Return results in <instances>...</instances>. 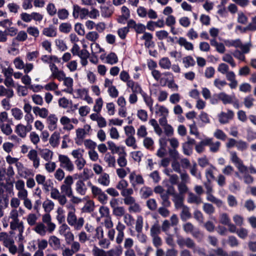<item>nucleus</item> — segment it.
I'll list each match as a JSON object with an SVG mask.
<instances>
[{"label": "nucleus", "instance_id": "1", "mask_svg": "<svg viewBox=\"0 0 256 256\" xmlns=\"http://www.w3.org/2000/svg\"><path fill=\"white\" fill-rule=\"evenodd\" d=\"M66 220L68 224L76 230H81L84 223L83 218L80 217L77 218L76 212H68L67 215Z\"/></svg>", "mask_w": 256, "mask_h": 256}, {"label": "nucleus", "instance_id": "62", "mask_svg": "<svg viewBox=\"0 0 256 256\" xmlns=\"http://www.w3.org/2000/svg\"><path fill=\"white\" fill-rule=\"evenodd\" d=\"M72 29V25L68 22L62 23L59 26L60 31L63 33L68 34L71 31Z\"/></svg>", "mask_w": 256, "mask_h": 256}, {"label": "nucleus", "instance_id": "5", "mask_svg": "<svg viewBox=\"0 0 256 256\" xmlns=\"http://www.w3.org/2000/svg\"><path fill=\"white\" fill-rule=\"evenodd\" d=\"M58 159L61 168L70 172H72L74 170V164L67 156L59 154Z\"/></svg>", "mask_w": 256, "mask_h": 256}, {"label": "nucleus", "instance_id": "31", "mask_svg": "<svg viewBox=\"0 0 256 256\" xmlns=\"http://www.w3.org/2000/svg\"><path fill=\"white\" fill-rule=\"evenodd\" d=\"M14 95L12 89L6 88L3 86H0V96H6L8 98H12Z\"/></svg>", "mask_w": 256, "mask_h": 256}, {"label": "nucleus", "instance_id": "55", "mask_svg": "<svg viewBox=\"0 0 256 256\" xmlns=\"http://www.w3.org/2000/svg\"><path fill=\"white\" fill-rule=\"evenodd\" d=\"M92 54V56H95L96 54L100 53L101 52H104L103 48H102L100 46L96 43L94 42L90 45Z\"/></svg>", "mask_w": 256, "mask_h": 256}, {"label": "nucleus", "instance_id": "3", "mask_svg": "<svg viewBox=\"0 0 256 256\" xmlns=\"http://www.w3.org/2000/svg\"><path fill=\"white\" fill-rule=\"evenodd\" d=\"M230 159L240 172H246L248 167L244 164L243 161L238 156L236 152H230Z\"/></svg>", "mask_w": 256, "mask_h": 256}, {"label": "nucleus", "instance_id": "54", "mask_svg": "<svg viewBox=\"0 0 256 256\" xmlns=\"http://www.w3.org/2000/svg\"><path fill=\"white\" fill-rule=\"evenodd\" d=\"M84 150L79 148L78 149L74 150L72 152L71 154L75 160H77L84 158Z\"/></svg>", "mask_w": 256, "mask_h": 256}, {"label": "nucleus", "instance_id": "19", "mask_svg": "<svg viewBox=\"0 0 256 256\" xmlns=\"http://www.w3.org/2000/svg\"><path fill=\"white\" fill-rule=\"evenodd\" d=\"M58 118L54 114H50L47 118L46 121L48 129L54 130L57 127Z\"/></svg>", "mask_w": 256, "mask_h": 256}, {"label": "nucleus", "instance_id": "2", "mask_svg": "<svg viewBox=\"0 0 256 256\" xmlns=\"http://www.w3.org/2000/svg\"><path fill=\"white\" fill-rule=\"evenodd\" d=\"M74 182L72 176L69 175L66 177L64 183L60 186V190L62 195L65 196H72L73 193L72 186Z\"/></svg>", "mask_w": 256, "mask_h": 256}, {"label": "nucleus", "instance_id": "38", "mask_svg": "<svg viewBox=\"0 0 256 256\" xmlns=\"http://www.w3.org/2000/svg\"><path fill=\"white\" fill-rule=\"evenodd\" d=\"M83 169V172L79 175L80 178L85 181L93 177L94 174L90 169L84 168Z\"/></svg>", "mask_w": 256, "mask_h": 256}, {"label": "nucleus", "instance_id": "15", "mask_svg": "<svg viewBox=\"0 0 256 256\" xmlns=\"http://www.w3.org/2000/svg\"><path fill=\"white\" fill-rule=\"evenodd\" d=\"M151 74L156 80L159 81L160 83H162L163 80V78H162V76L167 77H172V74L170 72H164L163 73H161L160 71L156 69L151 71Z\"/></svg>", "mask_w": 256, "mask_h": 256}, {"label": "nucleus", "instance_id": "24", "mask_svg": "<svg viewBox=\"0 0 256 256\" xmlns=\"http://www.w3.org/2000/svg\"><path fill=\"white\" fill-rule=\"evenodd\" d=\"M154 94L157 96V99L159 102L166 100L168 96V93L161 88H156L154 90Z\"/></svg>", "mask_w": 256, "mask_h": 256}, {"label": "nucleus", "instance_id": "59", "mask_svg": "<svg viewBox=\"0 0 256 256\" xmlns=\"http://www.w3.org/2000/svg\"><path fill=\"white\" fill-rule=\"evenodd\" d=\"M209 139L210 140V142L208 146H210V151L212 152H218L220 146V142L218 141L213 142L212 138H209Z\"/></svg>", "mask_w": 256, "mask_h": 256}, {"label": "nucleus", "instance_id": "37", "mask_svg": "<svg viewBox=\"0 0 256 256\" xmlns=\"http://www.w3.org/2000/svg\"><path fill=\"white\" fill-rule=\"evenodd\" d=\"M60 134L58 132H54L50 136L49 142L54 148L56 147L59 144Z\"/></svg>", "mask_w": 256, "mask_h": 256}, {"label": "nucleus", "instance_id": "22", "mask_svg": "<svg viewBox=\"0 0 256 256\" xmlns=\"http://www.w3.org/2000/svg\"><path fill=\"white\" fill-rule=\"evenodd\" d=\"M10 228L12 230H17L18 232H24V226L22 222L20 220H12L10 222Z\"/></svg>", "mask_w": 256, "mask_h": 256}, {"label": "nucleus", "instance_id": "14", "mask_svg": "<svg viewBox=\"0 0 256 256\" xmlns=\"http://www.w3.org/2000/svg\"><path fill=\"white\" fill-rule=\"evenodd\" d=\"M75 190L76 192L81 196L86 194L87 188L84 183V180L80 178L75 183Z\"/></svg>", "mask_w": 256, "mask_h": 256}, {"label": "nucleus", "instance_id": "50", "mask_svg": "<svg viewBox=\"0 0 256 256\" xmlns=\"http://www.w3.org/2000/svg\"><path fill=\"white\" fill-rule=\"evenodd\" d=\"M216 170V168L210 165L209 168L206 170V177L208 181L212 182V180L214 179V171Z\"/></svg>", "mask_w": 256, "mask_h": 256}, {"label": "nucleus", "instance_id": "48", "mask_svg": "<svg viewBox=\"0 0 256 256\" xmlns=\"http://www.w3.org/2000/svg\"><path fill=\"white\" fill-rule=\"evenodd\" d=\"M140 193L142 198H146L153 194V191L149 187L144 186L140 189Z\"/></svg>", "mask_w": 256, "mask_h": 256}, {"label": "nucleus", "instance_id": "7", "mask_svg": "<svg viewBox=\"0 0 256 256\" xmlns=\"http://www.w3.org/2000/svg\"><path fill=\"white\" fill-rule=\"evenodd\" d=\"M182 228L186 234H190L195 238H198L201 235L200 232L198 229L195 228L194 225L190 222L184 224Z\"/></svg>", "mask_w": 256, "mask_h": 256}, {"label": "nucleus", "instance_id": "9", "mask_svg": "<svg viewBox=\"0 0 256 256\" xmlns=\"http://www.w3.org/2000/svg\"><path fill=\"white\" fill-rule=\"evenodd\" d=\"M50 197L54 200H58V203L62 206H64L68 201L66 197L61 194L58 190L54 188L50 190Z\"/></svg>", "mask_w": 256, "mask_h": 256}, {"label": "nucleus", "instance_id": "6", "mask_svg": "<svg viewBox=\"0 0 256 256\" xmlns=\"http://www.w3.org/2000/svg\"><path fill=\"white\" fill-rule=\"evenodd\" d=\"M88 9L82 8L77 4L73 6L72 16L74 18L87 19Z\"/></svg>", "mask_w": 256, "mask_h": 256}, {"label": "nucleus", "instance_id": "61", "mask_svg": "<svg viewBox=\"0 0 256 256\" xmlns=\"http://www.w3.org/2000/svg\"><path fill=\"white\" fill-rule=\"evenodd\" d=\"M125 142L128 146L132 147L134 150L138 148L136 140L134 136H128L126 139Z\"/></svg>", "mask_w": 256, "mask_h": 256}, {"label": "nucleus", "instance_id": "39", "mask_svg": "<svg viewBox=\"0 0 256 256\" xmlns=\"http://www.w3.org/2000/svg\"><path fill=\"white\" fill-rule=\"evenodd\" d=\"M156 113L160 116H168V110L164 106H160L158 104H156L155 106Z\"/></svg>", "mask_w": 256, "mask_h": 256}, {"label": "nucleus", "instance_id": "17", "mask_svg": "<svg viewBox=\"0 0 256 256\" xmlns=\"http://www.w3.org/2000/svg\"><path fill=\"white\" fill-rule=\"evenodd\" d=\"M153 36L152 34L146 32H144L140 39L144 40V46L146 48L153 47L154 45V42L152 41Z\"/></svg>", "mask_w": 256, "mask_h": 256}, {"label": "nucleus", "instance_id": "64", "mask_svg": "<svg viewBox=\"0 0 256 256\" xmlns=\"http://www.w3.org/2000/svg\"><path fill=\"white\" fill-rule=\"evenodd\" d=\"M247 30H256V16L252 18V22L250 23L244 30L243 32Z\"/></svg>", "mask_w": 256, "mask_h": 256}, {"label": "nucleus", "instance_id": "49", "mask_svg": "<svg viewBox=\"0 0 256 256\" xmlns=\"http://www.w3.org/2000/svg\"><path fill=\"white\" fill-rule=\"evenodd\" d=\"M160 226L158 222H155L151 227L150 236L151 237L158 236L160 233Z\"/></svg>", "mask_w": 256, "mask_h": 256}, {"label": "nucleus", "instance_id": "29", "mask_svg": "<svg viewBox=\"0 0 256 256\" xmlns=\"http://www.w3.org/2000/svg\"><path fill=\"white\" fill-rule=\"evenodd\" d=\"M42 34L48 37H55L57 34L56 28L50 25L48 27L44 28Z\"/></svg>", "mask_w": 256, "mask_h": 256}, {"label": "nucleus", "instance_id": "35", "mask_svg": "<svg viewBox=\"0 0 256 256\" xmlns=\"http://www.w3.org/2000/svg\"><path fill=\"white\" fill-rule=\"evenodd\" d=\"M210 142L209 138H206L196 145L195 149L198 153H202L204 150V146H208Z\"/></svg>", "mask_w": 256, "mask_h": 256}, {"label": "nucleus", "instance_id": "57", "mask_svg": "<svg viewBox=\"0 0 256 256\" xmlns=\"http://www.w3.org/2000/svg\"><path fill=\"white\" fill-rule=\"evenodd\" d=\"M170 78V80H168V78L166 79V82H167V86L168 87L171 89L172 91H177L178 89V86L177 84H176L174 80V75L172 74V77H168Z\"/></svg>", "mask_w": 256, "mask_h": 256}, {"label": "nucleus", "instance_id": "20", "mask_svg": "<svg viewBox=\"0 0 256 256\" xmlns=\"http://www.w3.org/2000/svg\"><path fill=\"white\" fill-rule=\"evenodd\" d=\"M32 230L36 234L40 236H44L46 235L47 230V226L42 222H38L32 228Z\"/></svg>", "mask_w": 256, "mask_h": 256}, {"label": "nucleus", "instance_id": "58", "mask_svg": "<svg viewBox=\"0 0 256 256\" xmlns=\"http://www.w3.org/2000/svg\"><path fill=\"white\" fill-rule=\"evenodd\" d=\"M38 216L35 214L30 213L26 218V222L30 226H34L36 224Z\"/></svg>", "mask_w": 256, "mask_h": 256}, {"label": "nucleus", "instance_id": "26", "mask_svg": "<svg viewBox=\"0 0 256 256\" xmlns=\"http://www.w3.org/2000/svg\"><path fill=\"white\" fill-rule=\"evenodd\" d=\"M184 196L180 194H174L172 197V201L174 204L175 208L176 209L180 208L184 206Z\"/></svg>", "mask_w": 256, "mask_h": 256}, {"label": "nucleus", "instance_id": "16", "mask_svg": "<svg viewBox=\"0 0 256 256\" xmlns=\"http://www.w3.org/2000/svg\"><path fill=\"white\" fill-rule=\"evenodd\" d=\"M234 116V113L231 110H228L227 112H222L218 114L219 122L222 124H226L230 120L233 118Z\"/></svg>", "mask_w": 256, "mask_h": 256}, {"label": "nucleus", "instance_id": "4", "mask_svg": "<svg viewBox=\"0 0 256 256\" xmlns=\"http://www.w3.org/2000/svg\"><path fill=\"white\" fill-rule=\"evenodd\" d=\"M15 188L18 191L17 196L20 199H24L28 196V192L25 188V183L22 180H18L14 182Z\"/></svg>", "mask_w": 256, "mask_h": 256}, {"label": "nucleus", "instance_id": "45", "mask_svg": "<svg viewBox=\"0 0 256 256\" xmlns=\"http://www.w3.org/2000/svg\"><path fill=\"white\" fill-rule=\"evenodd\" d=\"M182 210L180 214V218L182 221H186L191 217L189 208L186 206L181 208Z\"/></svg>", "mask_w": 256, "mask_h": 256}, {"label": "nucleus", "instance_id": "51", "mask_svg": "<svg viewBox=\"0 0 256 256\" xmlns=\"http://www.w3.org/2000/svg\"><path fill=\"white\" fill-rule=\"evenodd\" d=\"M206 200L216 204L218 206L221 207L223 204V202L220 199H218L212 194V193L206 194Z\"/></svg>", "mask_w": 256, "mask_h": 256}, {"label": "nucleus", "instance_id": "53", "mask_svg": "<svg viewBox=\"0 0 256 256\" xmlns=\"http://www.w3.org/2000/svg\"><path fill=\"white\" fill-rule=\"evenodd\" d=\"M106 63L112 65L118 62V58L115 53L110 52L106 56Z\"/></svg>", "mask_w": 256, "mask_h": 256}, {"label": "nucleus", "instance_id": "27", "mask_svg": "<svg viewBox=\"0 0 256 256\" xmlns=\"http://www.w3.org/2000/svg\"><path fill=\"white\" fill-rule=\"evenodd\" d=\"M118 158L117 159L118 165L120 168H124L127 165L128 161L126 158V153L124 150H122V152L118 154Z\"/></svg>", "mask_w": 256, "mask_h": 256}, {"label": "nucleus", "instance_id": "46", "mask_svg": "<svg viewBox=\"0 0 256 256\" xmlns=\"http://www.w3.org/2000/svg\"><path fill=\"white\" fill-rule=\"evenodd\" d=\"M190 174L198 180L202 179V174L197 168V164L196 162H193L192 166L190 168Z\"/></svg>", "mask_w": 256, "mask_h": 256}, {"label": "nucleus", "instance_id": "23", "mask_svg": "<svg viewBox=\"0 0 256 256\" xmlns=\"http://www.w3.org/2000/svg\"><path fill=\"white\" fill-rule=\"evenodd\" d=\"M98 182L100 184L104 186H108L110 184V178L109 174L106 172L101 174L98 178Z\"/></svg>", "mask_w": 256, "mask_h": 256}, {"label": "nucleus", "instance_id": "12", "mask_svg": "<svg viewBox=\"0 0 256 256\" xmlns=\"http://www.w3.org/2000/svg\"><path fill=\"white\" fill-rule=\"evenodd\" d=\"M116 229L118 232L116 237V242L118 244H120L124 240V230L126 229V226L120 222H118L116 226Z\"/></svg>", "mask_w": 256, "mask_h": 256}, {"label": "nucleus", "instance_id": "13", "mask_svg": "<svg viewBox=\"0 0 256 256\" xmlns=\"http://www.w3.org/2000/svg\"><path fill=\"white\" fill-rule=\"evenodd\" d=\"M129 179L133 187L136 186L138 184H144V180L142 176L140 174H136L134 172L130 174Z\"/></svg>", "mask_w": 256, "mask_h": 256}, {"label": "nucleus", "instance_id": "28", "mask_svg": "<svg viewBox=\"0 0 256 256\" xmlns=\"http://www.w3.org/2000/svg\"><path fill=\"white\" fill-rule=\"evenodd\" d=\"M17 170L20 176L24 178H26L31 174L30 170L25 168L22 163L18 165Z\"/></svg>", "mask_w": 256, "mask_h": 256}, {"label": "nucleus", "instance_id": "63", "mask_svg": "<svg viewBox=\"0 0 256 256\" xmlns=\"http://www.w3.org/2000/svg\"><path fill=\"white\" fill-rule=\"evenodd\" d=\"M228 84L225 80L216 78L214 81V85L219 90H222L224 87Z\"/></svg>", "mask_w": 256, "mask_h": 256}, {"label": "nucleus", "instance_id": "8", "mask_svg": "<svg viewBox=\"0 0 256 256\" xmlns=\"http://www.w3.org/2000/svg\"><path fill=\"white\" fill-rule=\"evenodd\" d=\"M52 72L51 76L54 78H56L59 81H62L66 76L64 71L59 70L58 66L54 64H50L49 66Z\"/></svg>", "mask_w": 256, "mask_h": 256}, {"label": "nucleus", "instance_id": "52", "mask_svg": "<svg viewBox=\"0 0 256 256\" xmlns=\"http://www.w3.org/2000/svg\"><path fill=\"white\" fill-rule=\"evenodd\" d=\"M182 63L186 68L194 66L196 62L193 58L190 56H185L182 58Z\"/></svg>", "mask_w": 256, "mask_h": 256}, {"label": "nucleus", "instance_id": "43", "mask_svg": "<svg viewBox=\"0 0 256 256\" xmlns=\"http://www.w3.org/2000/svg\"><path fill=\"white\" fill-rule=\"evenodd\" d=\"M88 90L86 88L77 89L74 92V98L83 99L88 94Z\"/></svg>", "mask_w": 256, "mask_h": 256}, {"label": "nucleus", "instance_id": "42", "mask_svg": "<svg viewBox=\"0 0 256 256\" xmlns=\"http://www.w3.org/2000/svg\"><path fill=\"white\" fill-rule=\"evenodd\" d=\"M188 202L190 204H200L202 202V200L198 196H196L192 192L188 193Z\"/></svg>", "mask_w": 256, "mask_h": 256}, {"label": "nucleus", "instance_id": "30", "mask_svg": "<svg viewBox=\"0 0 256 256\" xmlns=\"http://www.w3.org/2000/svg\"><path fill=\"white\" fill-rule=\"evenodd\" d=\"M218 100L222 101L224 104H231L233 102V96L227 94L225 92H220L217 95Z\"/></svg>", "mask_w": 256, "mask_h": 256}, {"label": "nucleus", "instance_id": "34", "mask_svg": "<svg viewBox=\"0 0 256 256\" xmlns=\"http://www.w3.org/2000/svg\"><path fill=\"white\" fill-rule=\"evenodd\" d=\"M107 144L108 150L111 151L112 154H118L122 150H124V147L117 146L114 142L111 140L108 141Z\"/></svg>", "mask_w": 256, "mask_h": 256}, {"label": "nucleus", "instance_id": "41", "mask_svg": "<svg viewBox=\"0 0 256 256\" xmlns=\"http://www.w3.org/2000/svg\"><path fill=\"white\" fill-rule=\"evenodd\" d=\"M92 254L94 256H111L110 252H106L96 246H94L92 250Z\"/></svg>", "mask_w": 256, "mask_h": 256}, {"label": "nucleus", "instance_id": "60", "mask_svg": "<svg viewBox=\"0 0 256 256\" xmlns=\"http://www.w3.org/2000/svg\"><path fill=\"white\" fill-rule=\"evenodd\" d=\"M42 206L45 212H50L54 209V204L52 200H47L43 202Z\"/></svg>", "mask_w": 256, "mask_h": 256}, {"label": "nucleus", "instance_id": "47", "mask_svg": "<svg viewBox=\"0 0 256 256\" xmlns=\"http://www.w3.org/2000/svg\"><path fill=\"white\" fill-rule=\"evenodd\" d=\"M11 114L16 120H21L23 117V112L22 110L18 108H12Z\"/></svg>", "mask_w": 256, "mask_h": 256}, {"label": "nucleus", "instance_id": "32", "mask_svg": "<svg viewBox=\"0 0 256 256\" xmlns=\"http://www.w3.org/2000/svg\"><path fill=\"white\" fill-rule=\"evenodd\" d=\"M160 66L164 70H168L172 66V62L168 57L161 58L158 62Z\"/></svg>", "mask_w": 256, "mask_h": 256}, {"label": "nucleus", "instance_id": "10", "mask_svg": "<svg viewBox=\"0 0 256 256\" xmlns=\"http://www.w3.org/2000/svg\"><path fill=\"white\" fill-rule=\"evenodd\" d=\"M32 130V128L30 126L19 124L16 126L14 132L18 136L24 138L26 136L28 132Z\"/></svg>", "mask_w": 256, "mask_h": 256}, {"label": "nucleus", "instance_id": "33", "mask_svg": "<svg viewBox=\"0 0 256 256\" xmlns=\"http://www.w3.org/2000/svg\"><path fill=\"white\" fill-rule=\"evenodd\" d=\"M54 153L48 148H44L40 151V156L46 162L52 160Z\"/></svg>", "mask_w": 256, "mask_h": 256}, {"label": "nucleus", "instance_id": "44", "mask_svg": "<svg viewBox=\"0 0 256 256\" xmlns=\"http://www.w3.org/2000/svg\"><path fill=\"white\" fill-rule=\"evenodd\" d=\"M57 216L56 220L60 224L65 222V211L62 207H58L56 210Z\"/></svg>", "mask_w": 256, "mask_h": 256}, {"label": "nucleus", "instance_id": "36", "mask_svg": "<svg viewBox=\"0 0 256 256\" xmlns=\"http://www.w3.org/2000/svg\"><path fill=\"white\" fill-rule=\"evenodd\" d=\"M178 42L180 46H184L188 50H192L194 49L192 44L188 42L184 38L180 37Z\"/></svg>", "mask_w": 256, "mask_h": 256}, {"label": "nucleus", "instance_id": "18", "mask_svg": "<svg viewBox=\"0 0 256 256\" xmlns=\"http://www.w3.org/2000/svg\"><path fill=\"white\" fill-rule=\"evenodd\" d=\"M20 44L12 38L10 45L8 48V52L12 56H16L20 53Z\"/></svg>", "mask_w": 256, "mask_h": 256}, {"label": "nucleus", "instance_id": "25", "mask_svg": "<svg viewBox=\"0 0 256 256\" xmlns=\"http://www.w3.org/2000/svg\"><path fill=\"white\" fill-rule=\"evenodd\" d=\"M70 119L66 116H63L60 119V122L64 126V130L68 131H70L74 128V126L70 124Z\"/></svg>", "mask_w": 256, "mask_h": 256}, {"label": "nucleus", "instance_id": "11", "mask_svg": "<svg viewBox=\"0 0 256 256\" xmlns=\"http://www.w3.org/2000/svg\"><path fill=\"white\" fill-rule=\"evenodd\" d=\"M42 223L46 224L47 226L48 232L52 233L56 229V224L52 222V218L49 214H46L42 216Z\"/></svg>", "mask_w": 256, "mask_h": 256}, {"label": "nucleus", "instance_id": "21", "mask_svg": "<svg viewBox=\"0 0 256 256\" xmlns=\"http://www.w3.org/2000/svg\"><path fill=\"white\" fill-rule=\"evenodd\" d=\"M48 244L54 250H58L61 248L60 240L55 236H52L50 237Z\"/></svg>", "mask_w": 256, "mask_h": 256}, {"label": "nucleus", "instance_id": "56", "mask_svg": "<svg viewBox=\"0 0 256 256\" xmlns=\"http://www.w3.org/2000/svg\"><path fill=\"white\" fill-rule=\"evenodd\" d=\"M143 218L142 216L138 215L136 216L135 230L137 232H142L143 228Z\"/></svg>", "mask_w": 256, "mask_h": 256}, {"label": "nucleus", "instance_id": "40", "mask_svg": "<svg viewBox=\"0 0 256 256\" xmlns=\"http://www.w3.org/2000/svg\"><path fill=\"white\" fill-rule=\"evenodd\" d=\"M58 106L64 108H72V101L65 97L60 98L58 100Z\"/></svg>", "mask_w": 256, "mask_h": 256}]
</instances>
